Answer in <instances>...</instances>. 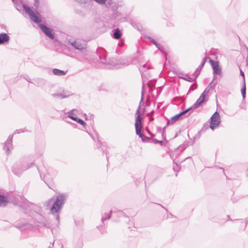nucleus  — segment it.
Returning <instances> with one entry per match:
<instances>
[{
  "mask_svg": "<svg viewBox=\"0 0 248 248\" xmlns=\"http://www.w3.org/2000/svg\"><path fill=\"white\" fill-rule=\"evenodd\" d=\"M23 209L25 214H29L36 222L47 228H50L46 223V220L41 214L42 209L40 206L35 203L31 202L26 199L21 197L20 201L14 203Z\"/></svg>",
  "mask_w": 248,
  "mask_h": 248,
  "instance_id": "nucleus-1",
  "label": "nucleus"
},
{
  "mask_svg": "<svg viewBox=\"0 0 248 248\" xmlns=\"http://www.w3.org/2000/svg\"><path fill=\"white\" fill-rule=\"evenodd\" d=\"M65 200L66 195L61 194L56 197H52L44 203V205L47 208H50V214L55 217L57 225L59 224L60 212Z\"/></svg>",
  "mask_w": 248,
  "mask_h": 248,
  "instance_id": "nucleus-2",
  "label": "nucleus"
},
{
  "mask_svg": "<svg viewBox=\"0 0 248 248\" xmlns=\"http://www.w3.org/2000/svg\"><path fill=\"white\" fill-rule=\"evenodd\" d=\"M144 86V83H143L142 87L141 99L138 108L136 112V118L135 125L136 134L141 139L142 141L148 142L151 139L144 135L141 132L142 129V118L140 117V109L141 108V104L143 103V94L145 92Z\"/></svg>",
  "mask_w": 248,
  "mask_h": 248,
  "instance_id": "nucleus-3",
  "label": "nucleus"
},
{
  "mask_svg": "<svg viewBox=\"0 0 248 248\" xmlns=\"http://www.w3.org/2000/svg\"><path fill=\"white\" fill-rule=\"evenodd\" d=\"M13 3H14L15 8L19 12H21L22 8H23L26 13L29 15L31 20L33 21L35 23H39L41 22V18H39L29 7L27 6L24 3H23L22 1L16 0Z\"/></svg>",
  "mask_w": 248,
  "mask_h": 248,
  "instance_id": "nucleus-4",
  "label": "nucleus"
},
{
  "mask_svg": "<svg viewBox=\"0 0 248 248\" xmlns=\"http://www.w3.org/2000/svg\"><path fill=\"white\" fill-rule=\"evenodd\" d=\"M33 165V162L29 163L27 159H25L21 163L15 164L13 167L12 171L15 174L19 176L24 171L27 170Z\"/></svg>",
  "mask_w": 248,
  "mask_h": 248,
  "instance_id": "nucleus-5",
  "label": "nucleus"
},
{
  "mask_svg": "<svg viewBox=\"0 0 248 248\" xmlns=\"http://www.w3.org/2000/svg\"><path fill=\"white\" fill-rule=\"evenodd\" d=\"M210 127L214 130V129L218 126L221 123L220 117L218 112L216 111L211 116Z\"/></svg>",
  "mask_w": 248,
  "mask_h": 248,
  "instance_id": "nucleus-6",
  "label": "nucleus"
},
{
  "mask_svg": "<svg viewBox=\"0 0 248 248\" xmlns=\"http://www.w3.org/2000/svg\"><path fill=\"white\" fill-rule=\"evenodd\" d=\"M13 137V135H10L4 143L3 149L5 151L7 155L10 154L11 150L13 149L12 144Z\"/></svg>",
  "mask_w": 248,
  "mask_h": 248,
  "instance_id": "nucleus-7",
  "label": "nucleus"
},
{
  "mask_svg": "<svg viewBox=\"0 0 248 248\" xmlns=\"http://www.w3.org/2000/svg\"><path fill=\"white\" fill-rule=\"evenodd\" d=\"M70 44L75 48L78 50H84L86 48V43L78 39L70 42Z\"/></svg>",
  "mask_w": 248,
  "mask_h": 248,
  "instance_id": "nucleus-8",
  "label": "nucleus"
},
{
  "mask_svg": "<svg viewBox=\"0 0 248 248\" xmlns=\"http://www.w3.org/2000/svg\"><path fill=\"white\" fill-rule=\"evenodd\" d=\"M39 27L42 31L51 39H53L54 38V33L50 30L49 28L46 27V25L40 24Z\"/></svg>",
  "mask_w": 248,
  "mask_h": 248,
  "instance_id": "nucleus-9",
  "label": "nucleus"
},
{
  "mask_svg": "<svg viewBox=\"0 0 248 248\" xmlns=\"http://www.w3.org/2000/svg\"><path fill=\"white\" fill-rule=\"evenodd\" d=\"M209 62L212 66L213 70V73L218 75H220L221 69L219 67L218 62L211 59L209 60Z\"/></svg>",
  "mask_w": 248,
  "mask_h": 248,
  "instance_id": "nucleus-10",
  "label": "nucleus"
},
{
  "mask_svg": "<svg viewBox=\"0 0 248 248\" xmlns=\"http://www.w3.org/2000/svg\"><path fill=\"white\" fill-rule=\"evenodd\" d=\"M188 111H189V109H186V110L181 111L179 114H177L175 115V116L172 117L171 118L170 120L168 122V123L167 124V125L169 124H173L174 122H175L176 121H177L179 119V118L180 116L186 114Z\"/></svg>",
  "mask_w": 248,
  "mask_h": 248,
  "instance_id": "nucleus-11",
  "label": "nucleus"
},
{
  "mask_svg": "<svg viewBox=\"0 0 248 248\" xmlns=\"http://www.w3.org/2000/svg\"><path fill=\"white\" fill-rule=\"evenodd\" d=\"M207 59V57L206 56L204 57L202 59V60L201 62V64L198 66V67L197 68L196 71L194 72V75L195 78H196L198 77V76L199 75V74H200L201 71L202 70L203 67L204 66V65L205 63L206 62Z\"/></svg>",
  "mask_w": 248,
  "mask_h": 248,
  "instance_id": "nucleus-12",
  "label": "nucleus"
},
{
  "mask_svg": "<svg viewBox=\"0 0 248 248\" xmlns=\"http://www.w3.org/2000/svg\"><path fill=\"white\" fill-rule=\"evenodd\" d=\"M71 94L72 93H71V92L67 91H63L62 93L53 94L52 95L54 97H57L60 99H63L70 96Z\"/></svg>",
  "mask_w": 248,
  "mask_h": 248,
  "instance_id": "nucleus-13",
  "label": "nucleus"
},
{
  "mask_svg": "<svg viewBox=\"0 0 248 248\" xmlns=\"http://www.w3.org/2000/svg\"><path fill=\"white\" fill-rule=\"evenodd\" d=\"M240 75L243 77V86L241 89V93L243 99H244L246 97V82L244 73L241 70H240Z\"/></svg>",
  "mask_w": 248,
  "mask_h": 248,
  "instance_id": "nucleus-14",
  "label": "nucleus"
},
{
  "mask_svg": "<svg viewBox=\"0 0 248 248\" xmlns=\"http://www.w3.org/2000/svg\"><path fill=\"white\" fill-rule=\"evenodd\" d=\"M10 40V37L6 33H0V45L8 42Z\"/></svg>",
  "mask_w": 248,
  "mask_h": 248,
  "instance_id": "nucleus-15",
  "label": "nucleus"
},
{
  "mask_svg": "<svg viewBox=\"0 0 248 248\" xmlns=\"http://www.w3.org/2000/svg\"><path fill=\"white\" fill-rule=\"evenodd\" d=\"M90 55V53L88 51L85 50L82 52L81 56L79 60L82 62H84L85 60L90 61V58L89 57V56Z\"/></svg>",
  "mask_w": 248,
  "mask_h": 248,
  "instance_id": "nucleus-16",
  "label": "nucleus"
},
{
  "mask_svg": "<svg viewBox=\"0 0 248 248\" xmlns=\"http://www.w3.org/2000/svg\"><path fill=\"white\" fill-rule=\"evenodd\" d=\"M204 101V100L202 98L199 97L196 102L190 108L187 109H189V111L191 109H194L199 107Z\"/></svg>",
  "mask_w": 248,
  "mask_h": 248,
  "instance_id": "nucleus-17",
  "label": "nucleus"
},
{
  "mask_svg": "<svg viewBox=\"0 0 248 248\" xmlns=\"http://www.w3.org/2000/svg\"><path fill=\"white\" fill-rule=\"evenodd\" d=\"M78 113V110L76 109H73L69 111H68L67 114V116L68 118L71 119L73 120V118H77V114Z\"/></svg>",
  "mask_w": 248,
  "mask_h": 248,
  "instance_id": "nucleus-18",
  "label": "nucleus"
},
{
  "mask_svg": "<svg viewBox=\"0 0 248 248\" xmlns=\"http://www.w3.org/2000/svg\"><path fill=\"white\" fill-rule=\"evenodd\" d=\"M112 31H113V38L116 39H119L121 38V37L122 35V33L121 31L118 29H114Z\"/></svg>",
  "mask_w": 248,
  "mask_h": 248,
  "instance_id": "nucleus-19",
  "label": "nucleus"
},
{
  "mask_svg": "<svg viewBox=\"0 0 248 248\" xmlns=\"http://www.w3.org/2000/svg\"><path fill=\"white\" fill-rule=\"evenodd\" d=\"M112 215V211H109L108 213H105L102 215L101 222L104 223V221L107 219H109L111 217V215Z\"/></svg>",
  "mask_w": 248,
  "mask_h": 248,
  "instance_id": "nucleus-20",
  "label": "nucleus"
},
{
  "mask_svg": "<svg viewBox=\"0 0 248 248\" xmlns=\"http://www.w3.org/2000/svg\"><path fill=\"white\" fill-rule=\"evenodd\" d=\"M99 59L100 60V62L103 64H108V62H107L106 57V52L105 50H102V55L99 56Z\"/></svg>",
  "mask_w": 248,
  "mask_h": 248,
  "instance_id": "nucleus-21",
  "label": "nucleus"
},
{
  "mask_svg": "<svg viewBox=\"0 0 248 248\" xmlns=\"http://www.w3.org/2000/svg\"><path fill=\"white\" fill-rule=\"evenodd\" d=\"M67 71H64L63 70H61L58 69L54 68L53 70V73L55 75L57 76H63L65 75Z\"/></svg>",
  "mask_w": 248,
  "mask_h": 248,
  "instance_id": "nucleus-22",
  "label": "nucleus"
},
{
  "mask_svg": "<svg viewBox=\"0 0 248 248\" xmlns=\"http://www.w3.org/2000/svg\"><path fill=\"white\" fill-rule=\"evenodd\" d=\"M150 66L147 64H144L140 68L139 70L140 72L141 77L143 78L144 75V72L145 71V69H149Z\"/></svg>",
  "mask_w": 248,
  "mask_h": 248,
  "instance_id": "nucleus-23",
  "label": "nucleus"
},
{
  "mask_svg": "<svg viewBox=\"0 0 248 248\" xmlns=\"http://www.w3.org/2000/svg\"><path fill=\"white\" fill-rule=\"evenodd\" d=\"M216 83H213V81H212L210 83V84L205 89L203 92L207 95L212 88L214 89Z\"/></svg>",
  "mask_w": 248,
  "mask_h": 248,
  "instance_id": "nucleus-24",
  "label": "nucleus"
},
{
  "mask_svg": "<svg viewBox=\"0 0 248 248\" xmlns=\"http://www.w3.org/2000/svg\"><path fill=\"white\" fill-rule=\"evenodd\" d=\"M123 216H125V215L124 212H123L121 210H118V211H112V217H121Z\"/></svg>",
  "mask_w": 248,
  "mask_h": 248,
  "instance_id": "nucleus-25",
  "label": "nucleus"
},
{
  "mask_svg": "<svg viewBox=\"0 0 248 248\" xmlns=\"http://www.w3.org/2000/svg\"><path fill=\"white\" fill-rule=\"evenodd\" d=\"M181 78L184 79L186 81H188L189 82H192L193 80H195L194 75L193 74V77L192 78L190 77L188 75L186 74L184 76L180 77Z\"/></svg>",
  "mask_w": 248,
  "mask_h": 248,
  "instance_id": "nucleus-26",
  "label": "nucleus"
},
{
  "mask_svg": "<svg viewBox=\"0 0 248 248\" xmlns=\"http://www.w3.org/2000/svg\"><path fill=\"white\" fill-rule=\"evenodd\" d=\"M7 202V198L3 195H0V206L5 205Z\"/></svg>",
  "mask_w": 248,
  "mask_h": 248,
  "instance_id": "nucleus-27",
  "label": "nucleus"
},
{
  "mask_svg": "<svg viewBox=\"0 0 248 248\" xmlns=\"http://www.w3.org/2000/svg\"><path fill=\"white\" fill-rule=\"evenodd\" d=\"M73 120L80 124L85 128L86 123L82 120L78 118H73Z\"/></svg>",
  "mask_w": 248,
  "mask_h": 248,
  "instance_id": "nucleus-28",
  "label": "nucleus"
},
{
  "mask_svg": "<svg viewBox=\"0 0 248 248\" xmlns=\"http://www.w3.org/2000/svg\"><path fill=\"white\" fill-rule=\"evenodd\" d=\"M173 170L174 171L176 172V176H177V173L180 170V167L177 164L175 163L173 166Z\"/></svg>",
  "mask_w": 248,
  "mask_h": 248,
  "instance_id": "nucleus-29",
  "label": "nucleus"
},
{
  "mask_svg": "<svg viewBox=\"0 0 248 248\" xmlns=\"http://www.w3.org/2000/svg\"><path fill=\"white\" fill-rule=\"evenodd\" d=\"M98 229L100 232L102 234L106 232V228L103 226V225L98 226Z\"/></svg>",
  "mask_w": 248,
  "mask_h": 248,
  "instance_id": "nucleus-30",
  "label": "nucleus"
},
{
  "mask_svg": "<svg viewBox=\"0 0 248 248\" xmlns=\"http://www.w3.org/2000/svg\"><path fill=\"white\" fill-rule=\"evenodd\" d=\"M44 83H45L44 80L43 79H39L38 81H35V83H34V84L35 85L39 87V86H41Z\"/></svg>",
  "mask_w": 248,
  "mask_h": 248,
  "instance_id": "nucleus-31",
  "label": "nucleus"
},
{
  "mask_svg": "<svg viewBox=\"0 0 248 248\" xmlns=\"http://www.w3.org/2000/svg\"><path fill=\"white\" fill-rule=\"evenodd\" d=\"M30 225L29 224H23V225H17L16 227L20 229L22 231L25 227L27 226L28 228H29V226Z\"/></svg>",
  "mask_w": 248,
  "mask_h": 248,
  "instance_id": "nucleus-32",
  "label": "nucleus"
},
{
  "mask_svg": "<svg viewBox=\"0 0 248 248\" xmlns=\"http://www.w3.org/2000/svg\"><path fill=\"white\" fill-rule=\"evenodd\" d=\"M155 46L158 49L160 50L161 52H163V47L161 44L157 43V45Z\"/></svg>",
  "mask_w": 248,
  "mask_h": 248,
  "instance_id": "nucleus-33",
  "label": "nucleus"
},
{
  "mask_svg": "<svg viewBox=\"0 0 248 248\" xmlns=\"http://www.w3.org/2000/svg\"><path fill=\"white\" fill-rule=\"evenodd\" d=\"M26 131V129H17V130H16V131L15 132V134H16V133L19 134L21 132H24Z\"/></svg>",
  "mask_w": 248,
  "mask_h": 248,
  "instance_id": "nucleus-34",
  "label": "nucleus"
},
{
  "mask_svg": "<svg viewBox=\"0 0 248 248\" xmlns=\"http://www.w3.org/2000/svg\"><path fill=\"white\" fill-rule=\"evenodd\" d=\"M148 39L151 42H152L155 46H156L157 45V42L154 39H153L152 37H148Z\"/></svg>",
  "mask_w": 248,
  "mask_h": 248,
  "instance_id": "nucleus-35",
  "label": "nucleus"
},
{
  "mask_svg": "<svg viewBox=\"0 0 248 248\" xmlns=\"http://www.w3.org/2000/svg\"><path fill=\"white\" fill-rule=\"evenodd\" d=\"M196 88V83H194L190 87V88H189V90H192V91H193Z\"/></svg>",
  "mask_w": 248,
  "mask_h": 248,
  "instance_id": "nucleus-36",
  "label": "nucleus"
},
{
  "mask_svg": "<svg viewBox=\"0 0 248 248\" xmlns=\"http://www.w3.org/2000/svg\"><path fill=\"white\" fill-rule=\"evenodd\" d=\"M153 140L155 143H159L161 145L162 144V143H163V141L158 140L155 139H154Z\"/></svg>",
  "mask_w": 248,
  "mask_h": 248,
  "instance_id": "nucleus-37",
  "label": "nucleus"
},
{
  "mask_svg": "<svg viewBox=\"0 0 248 248\" xmlns=\"http://www.w3.org/2000/svg\"><path fill=\"white\" fill-rule=\"evenodd\" d=\"M39 6V0H34V6L37 8Z\"/></svg>",
  "mask_w": 248,
  "mask_h": 248,
  "instance_id": "nucleus-38",
  "label": "nucleus"
},
{
  "mask_svg": "<svg viewBox=\"0 0 248 248\" xmlns=\"http://www.w3.org/2000/svg\"><path fill=\"white\" fill-rule=\"evenodd\" d=\"M206 95V94L204 93L203 92L201 95H200V97L202 98V99L204 100L205 99V96Z\"/></svg>",
  "mask_w": 248,
  "mask_h": 248,
  "instance_id": "nucleus-39",
  "label": "nucleus"
},
{
  "mask_svg": "<svg viewBox=\"0 0 248 248\" xmlns=\"http://www.w3.org/2000/svg\"><path fill=\"white\" fill-rule=\"evenodd\" d=\"M241 223L243 224L244 228H245L247 226V220H245V221H243L242 220Z\"/></svg>",
  "mask_w": 248,
  "mask_h": 248,
  "instance_id": "nucleus-40",
  "label": "nucleus"
},
{
  "mask_svg": "<svg viewBox=\"0 0 248 248\" xmlns=\"http://www.w3.org/2000/svg\"><path fill=\"white\" fill-rule=\"evenodd\" d=\"M147 86L148 87V88H149V92H151L152 91V87L151 86V85H150V84L149 83H148L147 84Z\"/></svg>",
  "mask_w": 248,
  "mask_h": 248,
  "instance_id": "nucleus-41",
  "label": "nucleus"
},
{
  "mask_svg": "<svg viewBox=\"0 0 248 248\" xmlns=\"http://www.w3.org/2000/svg\"><path fill=\"white\" fill-rule=\"evenodd\" d=\"M146 131L152 136H154L153 134L150 132V131L148 129V128H146Z\"/></svg>",
  "mask_w": 248,
  "mask_h": 248,
  "instance_id": "nucleus-42",
  "label": "nucleus"
},
{
  "mask_svg": "<svg viewBox=\"0 0 248 248\" xmlns=\"http://www.w3.org/2000/svg\"><path fill=\"white\" fill-rule=\"evenodd\" d=\"M1 28H2V29H6V25H4V24H2V25H1Z\"/></svg>",
  "mask_w": 248,
  "mask_h": 248,
  "instance_id": "nucleus-43",
  "label": "nucleus"
},
{
  "mask_svg": "<svg viewBox=\"0 0 248 248\" xmlns=\"http://www.w3.org/2000/svg\"><path fill=\"white\" fill-rule=\"evenodd\" d=\"M103 153H105V154L106 155V157H107V159H108V154L106 152H105L104 151H103Z\"/></svg>",
  "mask_w": 248,
  "mask_h": 248,
  "instance_id": "nucleus-44",
  "label": "nucleus"
},
{
  "mask_svg": "<svg viewBox=\"0 0 248 248\" xmlns=\"http://www.w3.org/2000/svg\"><path fill=\"white\" fill-rule=\"evenodd\" d=\"M26 80H27L29 82L32 83V82L30 80V79L29 78V79L26 78Z\"/></svg>",
  "mask_w": 248,
  "mask_h": 248,
  "instance_id": "nucleus-45",
  "label": "nucleus"
},
{
  "mask_svg": "<svg viewBox=\"0 0 248 248\" xmlns=\"http://www.w3.org/2000/svg\"><path fill=\"white\" fill-rule=\"evenodd\" d=\"M123 43H124L123 42H121V43H119V44H118V45H119V46H122V45H123Z\"/></svg>",
  "mask_w": 248,
  "mask_h": 248,
  "instance_id": "nucleus-46",
  "label": "nucleus"
},
{
  "mask_svg": "<svg viewBox=\"0 0 248 248\" xmlns=\"http://www.w3.org/2000/svg\"><path fill=\"white\" fill-rule=\"evenodd\" d=\"M166 127V126H164V128H163V130H164ZM164 132V130H163V132H162V135H163Z\"/></svg>",
  "mask_w": 248,
  "mask_h": 248,
  "instance_id": "nucleus-47",
  "label": "nucleus"
},
{
  "mask_svg": "<svg viewBox=\"0 0 248 248\" xmlns=\"http://www.w3.org/2000/svg\"><path fill=\"white\" fill-rule=\"evenodd\" d=\"M153 112H154V111H153V110H152V111L150 112V113L149 114V115H150V114H152Z\"/></svg>",
  "mask_w": 248,
  "mask_h": 248,
  "instance_id": "nucleus-48",
  "label": "nucleus"
},
{
  "mask_svg": "<svg viewBox=\"0 0 248 248\" xmlns=\"http://www.w3.org/2000/svg\"><path fill=\"white\" fill-rule=\"evenodd\" d=\"M40 177L42 178V174L40 172Z\"/></svg>",
  "mask_w": 248,
  "mask_h": 248,
  "instance_id": "nucleus-49",
  "label": "nucleus"
},
{
  "mask_svg": "<svg viewBox=\"0 0 248 248\" xmlns=\"http://www.w3.org/2000/svg\"><path fill=\"white\" fill-rule=\"evenodd\" d=\"M71 124H73V125H74V126H76V125L75 124H74L71 123Z\"/></svg>",
  "mask_w": 248,
  "mask_h": 248,
  "instance_id": "nucleus-50",
  "label": "nucleus"
},
{
  "mask_svg": "<svg viewBox=\"0 0 248 248\" xmlns=\"http://www.w3.org/2000/svg\"><path fill=\"white\" fill-rule=\"evenodd\" d=\"M16 0H12L13 2H15Z\"/></svg>",
  "mask_w": 248,
  "mask_h": 248,
  "instance_id": "nucleus-51",
  "label": "nucleus"
},
{
  "mask_svg": "<svg viewBox=\"0 0 248 248\" xmlns=\"http://www.w3.org/2000/svg\"><path fill=\"white\" fill-rule=\"evenodd\" d=\"M44 182H45V183H46V184H47V183H46V180H44Z\"/></svg>",
  "mask_w": 248,
  "mask_h": 248,
  "instance_id": "nucleus-52",
  "label": "nucleus"
},
{
  "mask_svg": "<svg viewBox=\"0 0 248 248\" xmlns=\"http://www.w3.org/2000/svg\"><path fill=\"white\" fill-rule=\"evenodd\" d=\"M75 223H76V225L78 226V224H77V222L76 221Z\"/></svg>",
  "mask_w": 248,
  "mask_h": 248,
  "instance_id": "nucleus-53",
  "label": "nucleus"
},
{
  "mask_svg": "<svg viewBox=\"0 0 248 248\" xmlns=\"http://www.w3.org/2000/svg\"><path fill=\"white\" fill-rule=\"evenodd\" d=\"M67 123H70V124L71 123H70V122H68V121H67Z\"/></svg>",
  "mask_w": 248,
  "mask_h": 248,
  "instance_id": "nucleus-54",
  "label": "nucleus"
},
{
  "mask_svg": "<svg viewBox=\"0 0 248 248\" xmlns=\"http://www.w3.org/2000/svg\"><path fill=\"white\" fill-rule=\"evenodd\" d=\"M67 123H70V124L71 123H70V122H68V121H67Z\"/></svg>",
  "mask_w": 248,
  "mask_h": 248,
  "instance_id": "nucleus-55",
  "label": "nucleus"
},
{
  "mask_svg": "<svg viewBox=\"0 0 248 248\" xmlns=\"http://www.w3.org/2000/svg\"><path fill=\"white\" fill-rule=\"evenodd\" d=\"M67 123H70V124L71 123H70V122H68V121H67Z\"/></svg>",
  "mask_w": 248,
  "mask_h": 248,
  "instance_id": "nucleus-56",
  "label": "nucleus"
},
{
  "mask_svg": "<svg viewBox=\"0 0 248 248\" xmlns=\"http://www.w3.org/2000/svg\"><path fill=\"white\" fill-rule=\"evenodd\" d=\"M109 1H108V2L107 4H109Z\"/></svg>",
  "mask_w": 248,
  "mask_h": 248,
  "instance_id": "nucleus-57",
  "label": "nucleus"
},
{
  "mask_svg": "<svg viewBox=\"0 0 248 248\" xmlns=\"http://www.w3.org/2000/svg\"><path fill=\"white\" fill-rule=\"evenodd\" d=\"M53 245H54V243H53L52 244V247L53 246Z\"/></svg>",
  "mask_w": 248,
  "mask_h": 248,
  "instance_id": "nucleus-58",
  "label": "nucleus"
},
{
  "mask_svg": "<svg viewBox=\"0 0 248 248\" xmlns=\"http://www.w3.org/2000/svg\"><path fill=\"white\" fill-rule=\"evenodd\" d=\"M161 207L164 208V207L163 206H162V205H161Z\"/></svg>",
  "mask_w": 248,
  "mask_h": 248,
  "instance_id": "nucleus-59",
  "label": "nucleus"
}]
</instances>
